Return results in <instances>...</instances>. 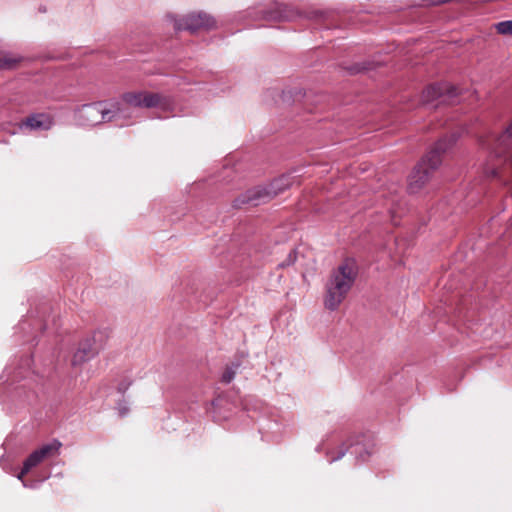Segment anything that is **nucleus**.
<instances>
[{
	"mask_svg": "<svg viewBox=\"0 0 512 512\" xmlns=\"http://www.w3.org/2000/svg\"><path fill=\"white\" fill-rule=\"evenodd\" d=\"M459 136L458 132H452L449 136L440 139L421 159L408 178L410 193H417L429 181L432 173L440 166L442 155L456 143Z\"/></svg>",
	"mask_w": 512,
	"mask_h": 512,
	"instance_id": "2",
	"label": "nucleus"
},
{
	"mask_svg": "<svg viewBox=\"0 0 512 512\" xmlns=\"http://www.w3.org/2000/svg\"><path fill=\"white\" fill-rule=\"evenodd\" d=\"M237 368L238 365L227 366L222 374V382L230 383L235 377Z\"/></svg>",
	"mask_w": 512,
	"mask_h": 512,
	"instance_id": "13",
	"label": "nucleus"
},
{
	"mask_svg": "<svg viewBox=\"0 0 512 512\" xmlns=\"http://www.w3.org/2000/svg\"><path fill=\"white\" fill-rule=\"evenodd\" d=\"M122 113L121 103H111L107 107L103 102L83 105L79 111V117L88 125L102 122H110L120 117Z\"/></svg>",
	"mask_w": 512,
	"mask_h": 512,
	"instance_id": "5",
	"label": "nucleus"
},
{
	"mask_svg": "<svg viewBox=\"0 0 512 512\" xmlns=\"http://www.w3.org/2000/svg\"><path fill=\"white\" fill-rule=\"evenodd\" d=\"M481 145L490 150L493 157L484 166L488 177L502 178L500 165L512 172V122L500 135L490 134L480 139Z\"/></svg>",
	"mask_w": 512,
	"mask_h": 512,
	"instance_id": "3",
	"label": "nucleus"
},
{
	"mask_svg": "<svg viewBox=\"0 0 512 512\" xmlns=\"http://www.w3.org/2000/svg\"><path fill=\"white\" fill-rule=\"evenodd\" d=\"M60 447L61 443L59 441H54L53 443L43 445L41 448L32 452L24 461L25 472H29L32 468L41 464L45 459L57 455Z\"/></svg>",
	"mask_w": 512,
	"mask_h": 512,
	"instance_id": "10",
	"label": "nucleus"
},
{
	"mask_svg": "<svg viewBox=\"0 0 512 512\" xmlns=\"http://www.w3.org/2000/svg\"><path fill=\"white\" fill-rule=\"evenodd\" d=\"M131 385V381H123L119 384L118 386V390L122 393H124L128 388L129 386Z\"/></svg>",
	"mask_w": 512,
	"mask_h": 512,
	"instance_id": "15",
	"label": "nucleus"
},
{
	"mask_svg": "<svg viewBox=\"0 0 512 512\" xmlns=\"http://www.w3.org/2000/svg\"><path fill=\"white\" fill-rule=\"evenodd\" d=\"M358 276L354 259L346 258L333 269L325 284L324 306L334 311L346 299Z\"/></svg>",
	"mask_w": 512,
	"mask_h": 512,
	"instance_id": "1",
	"label": "nucleus"
},
{
	"mask_svg": "<svg viewBox=\"0 0 512 512\" xmlns=\"http://www.w3.org/2000/svg\"><path fill=\"white\" fill-rule=\"evenodd\" d=\"M122 101L128 106L152 108L164 104V97L158 93L127 92L123 94Z\"/></svg>",
	"mask_w": 512,
	"mask_h": 512,
	"instance_id": "8",
	"label": "nucleus"
},
{
	"mask_svg": "<svg viewBox=\"0 0 512 512\" xmlns=\"http://www.w3.org/2000/svg\"><path fill=\"white\" fill-rule=\"evenodd\" d=\"M98 352L99 348L96 346L95 336L87 337L79 343L77 350L72 356L71 364L75 367L81 366L94 358Z\"/></svg>",
	"mask_w": 512,
	"mask_h": 512,
	"instance_id": "9",
	"label": "nucleus"
},
{
	"mask_svg": "<svg viewBox=\"0 0 512 512\" xmlns=\"http://www.w3.org/2000/svg\"><path fill=\"white\" fill-rule=\"evenodd\" d=\"M28 472H25V463L23 464V468L21 470V472L18 474V479L22 480L23 477L27 474Z\"/></svg>",
	"mask_w": 512,
	"mask_h": 512,
	"instance_id": "17",
	"label": "nucleus"
},
{
	"mask_svg": "<svg viewBox=\"0 0 512 512\" xmlns=\"http://www.w3.org/2000/svg\"><path fill=\"white\" fill-rule=\"evenodd\" d=\"M53 125V119L49 114L36 113L32 114L20 123L21 129L33 130H49Z\"/></svg>",
	"mask_w": 512,
	"mask_h": 512,
	"instance_id": "11",
	"label": "nucleus"
},
{
	"mask_svg": "<svg viewBox=\"0 0 512 512\" xmlns=\"http://www.w3.org/2000/svg\"><path fill=\"white\" fill-rule=\"evenodd\" d=\"M345 450H342L337 456H332L331 461H336L345 455Z\"/></svg>",
	"mask_w": 512,
	"mask_h": 512,
	"instance_id": "16",
	"label": "nucleus"
},
{
	"mask_svg": "<svg viewBox=\"0 0 512 512\" xmlns=\"http://www.w3.org/2000/svg\"><path fill=\"white\" fill-rule=\"evenodd\" d=\"M215 27V19L205 12H192L175 22L177 30H188L191 33L199 30H211Z\"/></svg>",
	"mask_w": 512,
	"mask_h": 512,
	"instance_id": "7",
	"label": "nucleus"
},
{
	"mask_svg": "<svg viewBox=\"0 0 512 512\" xmlns=\"http://www.w3.org/2000/svg\"><path fill=\"white\" fill-rule=\"evenodd\" d=\"M15 64V60L6 56H0V68H11Z\"/></svg>",
	"mask_w": 512,
	"mask_h": 512,
	"instance_id": "14",
	"label": "nucleus"
},
{
	"mask_svg": "<svg viewBox=\"0 0 512 512\" xmlns=\"http://www.w3.org/2000/svg\"><path fill=\"white\" fill-rule=\"evenodd\" d=\"M292 184V177L289 175H282L266 186H257L242 193L233 201V207L240 209L245 205L258 206L260 204H265L285 191Z\"/></svg>",
	"mask_w": 512,
	"mask_h": 512,
	"instance_id": "4",
	"label": "nucleus"
},
{
	"mask_svg": "<svg viewBox=\"0 0 512 512\" xmlns=\"http://www.w3.org/2000/svg\"><path fill=\"white\" fill-rule=\"evenodd\" d=\"M495 27L499 34L512 35V20L499 22Z\"/></svg>",
	"mask_w": 512,
	"mask_h": 512,
	"instance_id": "12",
	"label": "nucleus"
},
{
	"mask_svg": "<svg viewBox=\"0 0 512 512\" xmlns=\"http://www.w3.org/2000/svg\"><path fill=\"white\" fill-rule=\"evenodd\" d=\"M458 95V89L449 83L432 84L423 90L421 102L422 104H430L439 100V103L454 104Z\"/></svg>",
	"mask_w": 512,
	"mask_h": 512,
	"instance_id": "6",
	"label": "nucleus"
}]
</instances>
